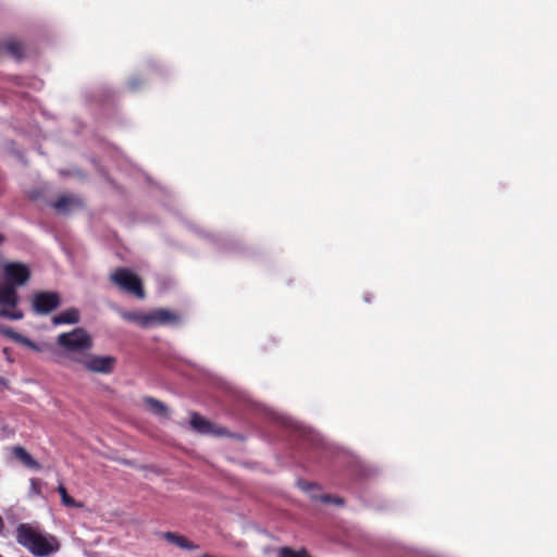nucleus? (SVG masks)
Returning a JSON list of instances; mask_svg holds the SVG:
<instances>
[{
    "label": "nucleus",
    "mask_w": 557,
    "mask_h": 557,
    "mask_svg": "<svg viewBox=\"0 0 557 557\" xmlns=\"http://www.w3.org/2000/svg\"><path fill=\"white\" fill-rule=\"evenodd\" d=\"M16 542L36 557H46L59 550L57 539L44 534L29 523H20L16 528Z\"/></svg>",
    "instance_id": "1"
},
{
    "label": "nucleus",
    "mask_w": 557,
    "mask_h": 557,
    "mask_svg": "<svg viewBox=\"0 0 557 557\" xmlns=\"http://www.w3.org/2000/svg\"><path fill=\"white\" fill-rule=\"evenodd\" d=\"M55 343L62 349V355L77 364L82 356H85L94 346L92 337L83 327L59 334Z\"/></svg>",
    "instance_id": "2"
},
{
    "label": "nucleus",
    "mask_w": 557,
    "mask_h": 557,
    "mask_svg": "<svg viewBox=\"0 0 557 557\" xmlns=\"http://www.w3.org/2000/svg\"><path fill=\"white\" fill-rule=\"evenodd\" d=\"M111 282L120 289L141 299L145 297L143 282L127 268H117L111 275Z\"/></svg>",
    "instance_id": "3"
},
{
    "label": "nucleus",
    "mask_w": 557,
    "mask_h": 557,
    "mask_svg": "<svg viewBox=\"0 0 557 557\" xmlns=\"http://www.w3.org/2000/svg\"><path fill=\"white\" fill-rule=\"evenodd\" d=\"M20 297L15 287L3 284L0 287V318L8 320H22L24 314L17 309Z\"/></svg>",
    "instance_id": "4"
},
{
    "label": "nucleus",
    "mask_w": 557,
    "mask_h": 557,
    "mask_svg": "<svg viewBox=\"0 0 557 557\" xmlns=\"http://www.w3.org/2000/svg\"><path fill=\"white\" fill-rule=\"evenodd\" d=\"M117 363V359L113 356H100L91 354L90 350L82 356L79 366L88 372L110 374L114 371Z\"/></svg>",
    "instance_id": "5"
},
{
    "label": "nucleus",
    "mask_w": 557,
    "mask_h": 557,
    "mask_svg": "<svg viewBox=\"0 0 557 557\" xmlns=\"http://www.w3.org/2000/svg\"><path fill=\"white\" fill-rule=\"evenodd\" d=\"M4 283L13 287L26 285L30 277L32 272L27 264L18 261L4 262L2 265Z\"/></svg>",
    "instance_id": "6"
},
{
    "label": "nucleus",
    "mask_w": 557,
    "mask_h": 557,
    "mask_svg": "<svg viewBox=\"0 0 557 557\" xmlns=\"http://www.w3.org/2000/svg\"><path fill=\"white\" fill-rule=\"evenodd\" d=\"M61 305V297L57 292H37L33 296L32 306L37 314H48Z\"/></svg>",
    "instance_id": "7"
},
{
    "label": "nucleus",
    "mask_w": 557,
    "mask_h": 557,
    "mask_svg": "<svg viewBox=\"0 0 557 557\" xmlns=\"http://www.w3.org/2000/svg\"><path fill=\"white\" fill-rule=\"evenodd\" d=\"M162 537L170 544H173L182 549L195 550V549L199 548V546L197 544H194L187 537H185L181 534H177L175 532H171V531L164 532V533H162Z\"/></svg>",
    "instance_id": "8"
},
{
    "label": "nucleus",
    "mask_w": 557,
    "mask_h": 557,
    "mask_svg": "<svg viewBox=\"0 0 557 557\" xmlns=\"http://www.w3.org/2000/svg\"><path fill=\"white\" fill-rule=\"evenodd\" d=\"M53 325L76 324L79 322V311L76 308H70L54 315L51 320Z\"/></svg>",
    "instance_id": "9"
},
{
    "label": "nucleus",
    "mask_w": 557,
    "mask_h": 557,
    "mask_svg": "<svg viewBox=\"0 0 557 557\" xmlns=\"http://www.w3.org/2000/svg\"><path fill=\"white\" fill-rule=\"evenodd\" d=\"M79 205L81 202L77 198L73 196L63 195L60 196L55 201H53L51 203V207L59 213H67L73 207Z\"/></svg>",
    "instance_id": "10"
},
{
    "label": "nucleus",
    "mask_w": 557,
    "mask_h": 557,
    "mask_svg": "<svg viewBox=\"0 0 557 557\" xmlns=\"http://www.w3.org/2000/svg\"><path fill=\"white\" fill-rule=\"evenodd\" d=\"M13 455L26 468L34 469V470H40L41 469L40 463L37 460H35L32 457V455L28 454V451L24 447H21V446L14 447L13 448Z\"/></svg>",
    "instance_id": "11"
},
{
    "label": "nucleus",
    "mask_w": 557,
    "mask_h": 557,
    "mask_svg": "<svg viewBox=\"0 0 557 557\" xmlns=\"http://www.w3.org/2000/svg\"><path fill=\"white\" fill-rule=\"evenodd\" d=\"M190 424L194 430L201 434H209L213 432V425L210 421L206 420L199 413L194 412L190 418Z\"/></svg>",
    "instance_id": "12"
},
{
    "label": "nucleus",
    "mask_w": 557,
    "mask_h": 557,
    "mask_svg": "<svg viewBox=\"0 0 557 557\" xmlns=\"http://www.w3.org/2000/svg\"><path fill=\"white\" fill-rule=\"evenodd\" d=\"M120 315L127 322H135L145 327L151 324V318L149 314H143L138 311H121Z\"/></svg>",
    "instance_id": "13"
},
{
    "label": "nucleus",
    "mask_w": 557,
    "mask_h": 557,
    "mask_svg": "<svg viewBox=\"0 0 557 557\" xmlns=\"http://www.w3.org/2000/svg\"><path fill=\"white\" fill-rule=\"evenodd\" d=\"M149 317L151 318V324L153 322L159 324H166L177 320V315L175 313L165 309L158 310L154 313L149 314Z\"/></svg>",
    "instance_id": "14"
},
{
    "label": "nucleus",
    "mask_w": 557,
    "mask_h": 557,
    "mask_svg": "<svg viewBox=\"0 0 557 557\" xmlns=\"http://www.w3.org/2000/svg\"><path fill=\"white\" fill-rule=\"evenodd\" d=\"M1 332L3 335L8 336L9 338L13 339L16 343H21L23 345L30 347L34 350H38V347L35 343H33L29 338L18 334L14 330L5 327Z\"/></svg>",
    "instance_id": "15"
},
{
    "label": "nucleus",
    "mask_w": 557,
    "mask_h": 557,
    "mask_svg": "<svg viewBox=\"0 0 557 557\" xmlns=\"http://www.w3.org/2000/svg\"><path fill=\"white\" fill-rule=\"evenodd\" d=\"M144 401L152 413L160 417H165L168 414V408L163 403L152 397H145Z\"/></svg>",
    "instance_id": "16"
},
{
    "label": "nucleus",
    "mask_w": 557,
    "mask_h": 557,
    "mask_svg": "<svg viewBox=\"0 0 557 557\" xmlns=\"http://www.w3.org/2000/svg\"><path fill=\"white\" fill-rule=\"evenodd\" d=\"M58 492H59V494L61 496V502H62L63 505H65L67 507H73V508H77V507L82 506L72 496H70L67 494V491H66L64 485L60 484L58 486Z\"/></svg>",
    "instance_id": "17"
},
{
    "label": "nucleus",
    "mask_w": 557,
    "mask_h": 557,
    "mask_svg": "<svg viewBox=\"0 0 557 557\" xmlns=\"http://www.w3.org/2000/svg\"><path fill=\"white\" fill-rule=\"evenodd\" d=\"M278 557H310L306 550H294L290 547H282L278 550Z\"/></svg>",
    "instance_id": "18"
},
{
    "label": "nucleus",
    "mask_w": 557,
    "mask_h": 557,
    "mask_svg": "<svg viewBox=\"0 0 557 557\" xmlns=\"http://www.w3.org/2000/svg\"><path fill=\"white\" fill-rule=\"evenodd\" d=\"M321 500L326 504H335V505L343 504V499L341 497L332 496V495H323L321 497Z\"/></svg>",
    "instance_id": "19"
},
{
    "label": "nucleus",
    "mask_w": 557,
    "mask_h": 557,
    "mask_svg": "<svg viewBox=\"0 0 557 557\" xmlns=\"http://www.w3.org/2000/svg\"><path fill=\"white\" fill-rule=\"evenodd\" d=\"M4 531V521L2 519V517L0 516V535L3 533Z\"/></svg>",
    "instance_id": "20"
},
{
    "label": "nucleus",
    "mask_w": 557,
    "mask_h": 557,
    "mask_svg": "<svg viewBox=\"0 0 557 557\" xmlns=\"http://www.w3.org/2000/svg\"><path fill=\"white\" fill-rule=\"evenodd\" d=\"M9 381L5 377L0 376V384L3 386H8Z\"/></svg>",
    "instance_id": "21"
},
{
    "label": "nucleus",
    "mask_w": 557,
    "mask_h": 557,
    "mask_svg": "<svg viewBox=\"0 0 557 557\" xmlns=\"http://www.w3.org/2000/svg\"><path fill=\"white\" fill-rule=\"evenodd\" d=\"M30 483H32V487H33V490H36L37 481H36L35 479H32V480H30Z\"/></svg>",
    "instance_id": "22"
},
{
    "label": "nucleus",
    "mask_w": 557,
    "mask_h": 557,
    "mask_svg": "<svg viewBox=\"0 0 557 557\" xmlns=\"http://www.w3.org/2000/svg\"><path fill=\"white\" fill-rule=\"evenodd\" d=\"M4 242V236L0 234V245Z\"/></svg>",
    "instance_id": "23"
},
{
    "label": "nucleus",
    "mask_w": 557,
    "mask_h": 557,
    "mask_svg": "<svg viewBox=\"0 0 557 557\" xmlns=\"http://www.w3.org/2000/svg\"><path fill=\"white\" fill-rule=\"evenodd\" d=\"M0 557H3L2 555H0Z\"/></svg>",
    "instance_id": "24"
}]
</instances>
